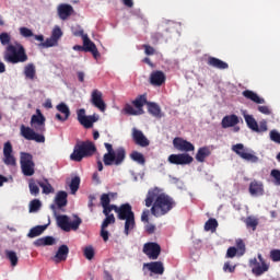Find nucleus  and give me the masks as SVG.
Masks as SVG:
<instances>
[{
	"instance_id": "obj_1",
	"label": "nucleus",
	"mask_w": 280,
	"mask_h": 280,
	"mask_svg": "<svg viewBox=\"0 0 280 280\" xmlns=\"http://www.w3.org/2000/svg\"><path fill=\"white\" fill-rule=\"evenodd\" d=\"M145 207H151V213L154 218H163V215H167L176 207V201L170 195L163 192V190L153 188L147 194Z\"/></svg>"
},
{
	"instance_id": "obj_2",
	"label": "nucleus",
	"mask_w": 280,
	"mask_h": 280,
	"mask_svg": "<svg viewBox=\"0 0 280 280\" xmlns=\"http://www.w3.org/2000/svg\"><path fill=\"white\" fill-rule=\"evenodd\" d=\"M110 197L113 194H104L101 196V205L103 207L104 215H108L110 211H115L118 214L119 220H125V235H130V231L135 229V212L129 203H125L118 208L117 206H110Z\"/></svg>"
},
{
	"instance_id": "obj_3",
	"label": "nucleus",
	"mask_w": 280,
	"mask_h": 280,
	"mask_svg": "<svg viewBox=\"0 0 280 280\" xmlns=\"http://www.w3.org/2000/svg\"><path fill=\"white\" fill-rule=\"evenodd\" d=\"M173 145L175 150H178V152H185V153L171 154L167 159L171 165H191V163H194V156L187 153V152H194V150H196V147L194 145V143L183 138H175L173 140Z\"/></svg>"
},
{
	"instance_id": "obj_4",
	"label": "nucleus",
	"mask_w": 280,
	"mask_h": 280,
	"mask_svg": "<svg viewBox=\"0 0 280 280\" xmlns=\"http://www.w3.org/2000/svg\"><path fill=\"white\" fill-rule=\"evenodd\" d=\"M107 152L103 155L104 165H121L126 160V150L124 148L113 149V144L105 142Z\"/></svg>"
},
{
	"instance_id": "obj_5",
	"label": "nucleus",
	"mask_w": 280,
	"mask_h": 280,
	"mask_svg": "<svg viewBox=\"0 0 280 280\" xmlns=\"http://www.w3.org/2000/svg\"><path fill=\"white\" fill-rule=\"evenodd\" d=\"M50 209L54 212L58 226L61 228L62 231L69 233V231H78L80 229V224H82V219L78 217H73L72 219L68 215H60L56 210V206L51 205Z\"/></svg>"
},
{
	"instance_id": "obj_6",
	"label": "nucleus",
	"mask_w": 280,
	"mask_h": 280,
	"mask_svg": "<svg viewBox=\"0 0 280 280\" xmlns=\"http://www.w3.org/2000/svg\"><path fill=\"white\" fill-rule=\"evenodd\" d=\"M4 60L11 62V65H19V62H27V54L23 45L15 43L7 47V52L4 54Z\"/></svg>"
},
{
	"instance_id": "obj_7",
	"label": "nucleus",
	"mask_w": 280,
	"mask_h": 280,
	"mask_svg": "<svg viewBox=\"0 0 280 280\" xmlns=\"http://www.w3.org/2000/svg\"><path fill=\"white\" fill-rule=\"evenodd\" d=\"M95 144L91 141H85L77 144L73 149V152L70 155L71 161H77L80 163L82 159H85V156H93L96 152Z\"/></svg>"
},
{
	"instance_id": "obj_8",
	"label": "nucleus",
	"mask_w": 280,
	"mask_h": 280,
	"mask_svg": "<svg viewBox=\"0 0 280 280\" xmlns=\"http://www.w3.org/2000/svg\"><path fill=\"white\" fill-rule=\"evenodd\" d=\"M232 152H235V154L243 159V161H247L248 163H259V158L256 156L255 151L244 147L243 143L232 145Z\"/></svg>"
},
{
	"instance_id": "obj_9",
	"label": "nucleus",
	"mask_w": 280,
	"mask_h": 280,
	"mask_svg": "<svg viewBox=\"0 0 280 280\" xmlns=\"http://www.w3.org/2000/svg\"><path fill=\"white\" fill-rule=\"evenodd\" d=\"M20 135L26 141H35L36 143H45V136L36 132V129L25 125L20 126Z\"/></svg>"
},
{
	"instance_id": "obj_10",
	"label": "nucleus",
	"mask_w": 280,
	"mask_h": 280,
	"mask_svg": "<svg viewBox=\"0 0 280 280\" xmlns=\"http://www.w3.org/2000/svg\"><path fill=\"white\" fill-rule=\"evenodd\" d=\"M249 266L252 268L253 275L256 277H261L264 272H268L270 269V265L266 264V260L264 259V256L261 254H258V260L257 258H253L249 260Z\"/></svg>"
},
{
	"instance_id": "obj_11",
	"label": "nucleus",
	"mask_w": 280,
	"mask_h": 280,
	"mask_svg": "<svg viewBox=\"0 0 280 280\" xmlns=\"http://www.w3.org/2000/svg\"><path fill=\"white\" fill-rule=\"evenodd\" d=\"M21 170L24 176H34V160L32 154L22 152L20 156Z\"/></svg>"
},
{
	"instance_id": "obj_12",
	"label": "nucleus",
	"mask_w": 280,
	"mask_h": 280,
	"mask_svg": "<svg viewBox=\"0 0 280 280\" xmlns=\"http://www.w3.org/2000/svg\"><path fill=\"white\" fill-rule=\"evenodd\" d=\"M77 119L83 128H93V124L100 121V116L96 114L88 116L86 109L81 108L77 112Z\"/></svg>"
},
{
	"instance_id": "obj_13",
	"label": "nucleus",
	"mask_w": 280,
	"mask_h": 280,
	"mask_svg": "<svg viewBox=\"0 0 280 280\" xmlns=\"http://www.w3.org/2000/svg\"><path fill=\"white\" fill-rule=\"evenodd\" d=\"M62 38V28L55 25L51 31L50 37L46 38L45 43L39 44V47L44 49H49L50 47H58L59 40Z\"/></svg>"
},
{
	"instance_id": "obj_14",
	"label": "nucleus",
	"mask_w": 280,
	"mask_h": 280,
	"mask_svg": "<svg viewBox=\"0 0 280 280\" xmlns=\"http://www.w3.org/2000/svg\"><path fill=\"white\" fill-rule=\"evenodd\" d=\"M45 121L46 118L40 112V109H36V114L31 117V126L36 132H45Z\"/></svg>"
},
{
	"instance_id": "obj_15",
	"label": "nucleus",
	"mask_w": 280,
	"mask_h": 280,
	"mask_svg": "<svg viewBox=\"0 0 280 280\" xmlns=\"http://www.w3.org/2000/svg\"><path fill=\"white\" fill-rule=\"evenodd\" d=\"M142 252L149 259H159V255H161V245L158 243H145Z\"/></svg>"
},
{
	"instance_id": "obj_16",
	"label": "nucleus",
	"mask_w": 280,
	"mask_h": 280,
	"mask_svg": "<svg viewBox=\"0 0 280 280\" xmlns=\"http://www.w3.org/2000/svg\"><path fill=\"white\" fill-rule=\"evenodd\" d=\"M3 163L4 165H16V159L12 154V143L5 142L3 145Z\"/></svg>"
},
{
	"instance_id": "obj_17",
	"label": "nucleus",
	"mask_w": 280,
	"mask_h": 280,
	"mask_svg": "<svg viewBox=\"0 0 280 280\" xmlns=\"http://www.w3.org/2000/svg\"><path fill=\"white\" fill-rule=\"evenodd\" d=\"M91 102L93 106H95L96 108H98V110H101V113H104L106 110V103H104V100H102L101 91L98 90L92 91Z\"/></svg>"
},
{
	"instance_id": "obj_18",
	"label": "nucleus",
	"mask_w": 280,
	"mask_h": 280,
	"mask_svg": "<svg viewBox=\"0 0 280 280\" xmlns=\"http://www.w3.org/2000/svg\"><path fill=\"white\" fill-rule=\"evenodd\" d=\"M57 14L60 21H67L73 14V7L71 4L61 3L57 7Z\"/></svg>"
},
{
	"instance_id": "obj_19",
	"label": "nucleus",
	"mask_w": 280,
	"mask_h": 280,
	"mask_svg": "<svg viewBox=\"0 0 280 280\" xmlns=\"http://www.w3.org/2000/svg\"><path fill=\"white\" fill-rule=\"evenodd\" d=\"M132 139L137 145H140L141 148H148V145H150V140L143 135V131L137 128L132 129Z\"/></svg>"
},
{
	"instance_id": "obj_20",
	"label": "nucleus",
	"mask_w": 280,
	"mask_h": 280,
	"mask_svg": "<svg viewBox=\"0 0 280 280\" xmlns=\"http://www.w3.org/2000/svg\"><path fill=\"white\" fill-rule=\"evenodd\" d=\"M83 49L84 51H90L94 58H100V50H97L95 43L89 38V35L83 36Z\"/></svg>"
},
{
	"instance_id": "obj_21",
	"label": "nucleus",
	"mask_w": 280,
	"mask_h": 280,
	"mask_svg": "<svg viewBox=\"0 0 280 280\" xmlns=\"http://www.w3.org/2000/svg\"><path fill=\"white\" fill-rule=\"evenodd\" d=\"M249 194L254 198H259V196H264L265 189H264V183L253 180L249 184Z\"/></svg>"
},
{
	"instance_id": "obj_22",
	"label": "nucleus",
	"mask_w": 280,
	"mask_h": 280,
	"mask_svg": "<svg viewBox=\"0 0 280 280\" xmlns=\"http://www.w3.org/2000/svg\"><path fill=\"white\" fill-rule=\"evenodd\" d=\"M143 268L153 275H163L165 272V267L161 261L147 262L143 265Z\"/></svg>"
},
{
	"instance_id": "obj_23",
	"label": "nucleus",
	"mask_w": 280,
	"mask_h": 280,
	"mask_svg": "<svg viewBox=\"0 0 280 280\" xmlns=\"http://www.w3.org/2000/svg\"><path fill=\"white\" fill-rule=\"evenodd\" d=\"M69 255V247L67 245H61L56 255L51 258L55 264H60V261H65Z\"/></svg>"
},
{
	"instance_id": "obj_24",
	"label": "nucleus",
	"mask_w": 280,
	"mask_h": 280,
	"mask_svg": "<svg viewBox=\"0 0 280 280\" xmlns=\"http://www.w3.org/2000/svg\"><path fill=\"white\" fill-rule=\"evenodd\" d=\"M150 82L153 86L165 84V73L163 71H153L150 75Z\"/></svg>"
},
{
	"instance_id": "obj_25",
	"label": "nucleus",
	"mask_w": 280,
	"mask_h": 280,
	"mask_svg": "<svg viewBox=\"0 0 280 280\" xmlns=\"http://www.w3.org/2000/svg\"><path fill=\"white\" fill-rule=\"evenodd\" d=\"M237 124H240V117H237L235 114L223 117L221 121L222 128H233L237 126Z\"/></svg>"
},
{
	"instance_id": "obj_26",
	"label": "nucleus",
	"mask_w": 280,
	"mask_h": 280,
	"mask_svg": "<svg viewBox=\"0 0 280 280\" xmlns=\"http://www.w3.org/2000/svg\"><path fill=\"white\" fill-rule=\"evenodd\" d=\"M243 95L246 97V100H250V102H254L255 104H266V100H264V97L250 90L243 91Z\"/></svg>"
},
{
	"instance_id": "obj_27",
	"label": "nucleus",
	"mask_w": 280,
	"mask_h": 280,
	"mask_svg": "<svg viewBox=\"0 0 280 280\" xmlns=\"http://www.w3.org/2000/svg\"><path fill=\"white\" fill-rule=\"evenodd\" d=\"M23 73L26 80H36V65L34 63L25 65Z\"/></svg>"
},
{
	"instance_id": "obj_28",
	"label": "nucleus",
	"mask_w": 280,
	"mask_h": 280,
	"mask_svg": "<svg viewBox=\"0 0 280 280\" xmlns=\"http://www.w3.org/2000/svg\"><path fill=\"white\" fill-rule=\"evenodd\" d=\"M242 115L249 130H253V132H256L258 124L255 117H253V115H248L246 110H242Z\"/></svg>"
},
{
	"instance_id": "obj_29",
	"label": "nucleus",
	"mask_w": 280,
	"mask_h": 280,
	"mask_svg": "<svg viewBox=\"0 0 280 280\" xmlns=\"http://www.w3.org/2000/svg\"><path fill=\"white\" fill-rule=\"evenodd\" d=\"M211 156V149L208 147L199 148L196 154L198 163H205L206 159Z\"/></svg>"
},
{
	"instance_id": "obj_30",
	"label": "nucleus",
	"mask_w": 280,
	"mask_h": 280,
	"mask_svg": "<svg viewBox=\"0 0 280 280\" xmlns=\"http://www.w3.org/2000/svg\"><path fill=\"white\" fill-rule=\"evenodd\" d=\"M67 192L66 191H59L57 192L55 197V207L56 209H62V207H67Z\"/></svg>"
},
{
	"instance_id": "obj_31",
	"label": "nucleus",
	"mask_w": 280,
	"mask_h": 280,
	"mask_svg": "<svg viewBox=\"0 0 280 280\" xmlns=\"http://www.w3.org/2000/svg\"><path fill=\"white\" fill-rule=\"evenodd\" d=\"M208 65H209V67H213L214 69H221V70L226 69L229 67V63H226L215 57H209Z\"/></svg>"
},
{
	"instance_id": "obj_32",
	"label": "nucleus",
	"mask_w": 280,
	"mask_h": 280,
	"mask_svg": "<svg viewBox=\"0 0 280 280\" xmlns=\"http://www.w3.org/2000/svg\"><path fill=\"white\" fill-rule=\"evenodd\" d=\"M47 230V225H37L35 228H32L27 234V237L34 238L38 237V235H43L45 231Z\"/></svg>"
},
{
	"instance_id": "obj_33",
	"label": "nucleus",
	"mask_w": 280,
	"mask_h": 280,
	"mask_svg": "<svg viewBox=\"0 0 280 280\" xmlns=\"http://www.w3.org/2000/svg\"><path fill=\"white\" fill-rule=\"evenodd\" d=\"M122 113H125V115L137 116V115H143V109H138L136 106L127 104L122 109Z\"/></svg>"
},
{
	"instance_id": "obj_34",
	"label": "nucleus",
	"mask_w": 280,
	"mask_h": 280,
	"mask_svg": "<svg viewBox=\"0 0 280 280\" xmlns=\"http://www.w3.org/2000/svg\"><path fill=\"white\" fill-rule=\"evenodd\" d=\"M68 186L70 187L71 194L74 196V194H77L78 190L80 189V177L79 176L72 177L70 183H68Z\"/></svg>"
},
{
	"instance_id": "obj_35",
	"label": "nucleus",
	"mask_w": 280,
	"mask_h": 280,
	"mask_svg": "<svg viewBox=\"0 0 280 280\" xmlns=\"http://www.w3.org/2000/svg\"><path fill=\"white\" fill-rule=\"evenodd\" d=\"M131 161H135V163H138V165H145V156L142 155L139 151H133L130 154Z\"/></svg>"
},
{
	"instance_id": "obj_36",
	"label": "nucleus",
	"mask_w": 280,
	"mask_h": 280,
	"mask_svg": "<svg viewBox=\"0 0 280 280\" xmlns=\"http://www.w3.org/2000/svg\"><path fill=\"white\" fill-rule=\"evenodd\" d=\"M5 257L9 259L11 266H16L19 264V256L16 255V252L14 250H5Z\"/></svg>"
},
{
	"instance_id": "obj_37",
	"label": "nucleus",
	"mask_w": 280,
	"mask_h": 280,
	"mask_svg": "<svg viewBox=\"0 0 280 280\" xmlns=\"http://www.w3.org/2000/svg\"><path fill=\"white\" fill-rule=\"evenodd\" d=\"M40 185H38V182L36 183L34 179H31L28 182V189H30V194L31 196H38L40 194Z\"/></svg>"
},
{
	"instance_id": "obj_38",
	"label": "nucleus",
	"mask_w": 280,
	"mask_h": 280,
	"mask_svg": "<svg viewBox=\"0 0 280 280\" xmlns=\"http://www.w3.org/2000/svg\"><path fill=\"white\" fill-rule=\"evenodd\" d=\"M39 187H42L43 189V194H54V187L51 186V184H49L48 180L44 179L38 182Z\"/></svg>"
},
{
	"instance_id": "obj_39",
	"label": "nucleus",
	"mask_w": 280,
	"mask_h": 280,
	"mask_svg": "<svg viewBox=\"0 0 280 280\" xmlns=\"http://www.w3.org/2000/svg\"><path fill=\"white\" fill-rule=\"evenodd\" d=\"M148 110L150 115H153V117H161V107L155 103H149Z\"/></svg>"
},
{
	"instance_id": "obj_40",
	"label": "nucleus",
	"mask_w": 280,
	"mask_h": 280,
	"mask_svg": "<svg viewBox=\"0 0 280 280\" xmlns=\"http://www.w3.org/2000/svg\"><path fill=\"white\" fill-rule=\"evenodd\" d=\"M57 110L65 115V119H69V116L71 115V110L69 109V106L65 103H60L57 105Z\"/></svg>"
},
{
	"instance_id": "obj_41",
	"label": "nucleus",
	"mask_w": 280,
	"mask_h": 280,
	"mask_svg": "<svg viewBox=\"0 0 280 280\" xmlns=\"http://www.w3.org/2000/svg\"><path fill=\"white\" fill-rule=\"evenodd\" d=\"M217 229H218V220L215 219H209L205 224V231H211V233H214Z\"/></svg>"
},
{
	"instance_id": "obj_42",
	"label": "nucleus",
	"mask_w": 280,
	"mask_h": 280,
	"mask_svg": "<svg viewBox=\"0 0 280 280\" xmlns=\"http://www.w3.org/2000/svg\"><path fill=\"white\" fill-rule=\"evenodd\" d=\"M147 103H148V100L145 98V96H140L136 101H133V106L138 110H143V106H145Z\"/></svg>"
},
{
	"instance_id": "obj_43",
	"label": "nucleus",
	"mask_w": 280,
	"mask_h": 280,
	"mask_svg": "<svg viewBox=\"0 0 280 280\" xmlns=\"http://www.w3.org/2000/svg\"><path fill=\"white\" fill-rule=\"evenodd\" d=\"M19 32L23 38H33V36H34V32L25 26L20 27Z\"/></svg>"
},
{
	"instance_id": "obj_44",
	"label": "nucleus",
	"mask_w": 280,
	"mask_h": 280,
	"mask_svg": "<svg viewBox=\"0 0 280 280\" xmlns=\"http://www.w3.org/2000/svg\"><path fill=\"white\" fill-rule=\"evenodd\" d=\"M40 207H43V203L40 202V200L38 199L32 200L30 202V213H36V211H38Z\"/></svg>"
},
{
	"instance_id": "obj_45",
	"label": "nucleus",
	"mask_w": 280,
	"mask_h": 280,
	"mask_svg": "<svg viewBox=\"0 0 280 280\" xmlns=\"http://www.w3.org/2000/svg\"><path fill=\"white\" fill-rule=\"evenodd\" d=\"M245 224L246 226H249L250 229H253V231H255L257 229V225L259 224V221L255 217H248L245 220Z\"/></svg>"
},
{
	"instance_id": "obj_46",
	"label": "nucleus",
	"mask_w": 280,
	"mask_h": 280,
	"mask_svg": "<svg viewBox=\"0 0 280 280\" xmlns=\"http://www.w3.org/2000/svg\"><path fill=\"white\" fill-rule=\"evenodd\" d=\"M83 255L86 259H89V261H91V259H93V257H95V249L93 248V246H86L83 249Z\"/></svg>"
},
{
	"instance_id": "obj_47",
	"label": "nucleus",
	"mask_w": 280,
	"mask_h": 280,
	"mask_svg": "<svg viewBox=\"0 0 280 280\" xmlns=\"http://www.w3.org/2000/svg\"><path fill=\"white\" fill-rule=\"evenodd\" d=\"M270 177L272 178L273 185L280 187V171L279 170H272L270 172Z\"/></svg>"
},
{
	"instance_id": "obj_48",
	"label": "nucleus",
	"mask_w": 280,
	"mask_h": 280,
	"mask_svg": "<svg viewBox=\"0 0 280 280\" xmlns=\"http://www.w3.org/2000/svg\"><path fill=\"white\" fill-rule=\"evenodd\" d=\"M105 215H106V219L103 221L102 228L103 229H108L109 224H115V215L110 214V213H107Z\"/></svg>"
},
{
	"instance_id": "obj_49",
	"label": "nucleus",
	"mask_w": 280,
	"mask_h": 280,
	"mask_svg": "<svg viewBox=\"0 0 280 280\" xmlns=\"http://www.w3.org/2000/svg\"><path fill=\"white\" fill-rule=\"evenodd\" d=\"M269 138L273 143H278L280 145V132L277 129L269 132Z\"/></svg>"
},
{
	"instance_id": "obj_50",
	"label": "nucleus",
	"mask_w": 280,
	"mask_h": 280,
	"mask_svg": "<svg viewBox=\"0 0 280 280\" xmlns=\"http://www.w3.org/2000/svg\"><path fill=\"white\" fill-rule=\"evenodd\" d=\"M236 250L238 253V256L242 257V255H244V253H246V245H244V241L243 240H236Z\"/></svg>"
},
{
	"instance_id": "obj_51",
	"label": "nucleus",
	"mask_w": 280,
	"mask_h": 280,
	"mask_svg": "<svg viewBox=\"0 0 280 280\" xmlns=\"http://www.w3.org/2000/svg\"><path fill=\"white\" fill-rule=\"evenodd\" d=\"M269 257L271 261H275L276 264L280 261V249H271L269 253Z\"/></svg>"
},
{
	"instance_id": "obj_52",
	"label": "nucleus",
	"mask_w": 280,
	"mask_h": 280,
	"mask_svg": "<svg viewBox=\"0 0 280 280\" xmlns=\"http://www.w3.org/2000/svg\"><path fill=\"white\" fill-rule=\"evenodd\" d=\"M235 268H237V265L232 264L231 261H226L223 265L224 272H235Z\"/></svg>"
},
{
	"instance_id": "obj_53",
	"label": "nucleus",
	"mask_w": 280,
	"mask_h": 280,
	"mask_svg": "<svg viewBox=\"0 0 280 280\" xmlns=\"http://www.w3.org/2000/svg\"><path fill=\"white\" fill-rule=\"evenodd\" d=\"M12 38L10 37V34L8 33H1L0 34V43L1 45H10V40Z\"/></svg>"
},
{
	"instance_id": "obj_54",
	"label": "nucleus",
	"mask_w": 280,
	"mask_h": 280,
	"mask_svg": "<svg viewBox=\"0 0 280 280\" xmlns=\"http://www.w3.org/2000/svg\"><path fill=\"white\" fill-rule=\"evenodd\" d=\"M268 131V122L266 120H262L257 125L256 132H267Z\"/></svg>"
},
{
	"instance_id": "obj_55",
	"label": "nucleus",
	"mask_w": 280,
	"mask_h": 280,
	"mask_svg": "<svg viewBox=\"0 0 280 280\" xmlns=\"http://www.w3.org/2000/svg\"><path fill=\"white\" fill-rule=\"evenodd\" d=\"M143 49H144L145 56H154V54H156V50L154 49V47L150 45H143Z\"/></svg>"
},
{
	"instance_id": "obj_56",
	"label": "nucleus",
	"mask_w": 280,
	"mask_h": 280,
	"mask_svg": "<svg viewBox=\"0 0 280 280\" xmlns=\"http://www.w3.org/2000/svg\"><path fill=\"white\" fill-rule=\"evenodd\" d=\"M72 33L74 36H81L82 40H84V36H89L88 34H84V30L81 27L72 28Z\"/></svg>"
},
{
	"instance_id": "obj_57",
	"label": "nucleus",
	"mask_w": 280,
	"mask_h": 280,
	"mask_svg": "<svg viewBox=\"0 0 280 280\" xmlns=\"http://www.w3.org/2000/svg\"><path fill=\"white\" fill-rule=\"evenodd\" d=\"M235 255H240V253L237 252V248L230 247L226 252V257L230 259H233V257H235Z\"/></svg>"
},
{
	"instance_id": "obj_58",
	"label": "nucleus",
	"mask_w": 280,
	"mask_h": 280,
	"mask_svg": "<svg viewBox=\"0 0 280 280\" xmlns=\"http://www.w3.org/2000/svg\"><path fill=\"white\" fill-rule=\"evenodd\" d=\"M144 230L147 231V233L152 234V233H154V231H156V225L150 223V221H149L144 224Z\"/></svg>"
},
{
	"instance_id": "obj_59",
	"label": "nucleus",
	"mask_w": 280,
	"mask_h": 280,
	"mask_svg": "<svg viewBox=\"0 0 280 280\" xmlns=\"http://www.w3.org/2000/svg\"><path fill=\"white\" fill-rule=\"evenodd\" d=\"M258 110L259 113H261L262 115H272V110L270 109V107L262 105V106H258Z\"/></svg>"
},
{
	"instance_id": "obj_60",
	"label": "nucleus",
	"mask_w": 280,
	"mask_h": 280,
	"mask_svg": "<svg viewBox=\"0 0 280 280\" xmlns=\"http://www.w3.org/2000/svg\"><path fill=\"white\" fill-rule=\"evenodd\" d=\"M54 244H56V238L52 236L44 237V246H54Z\"/></svg>"
},
{
	"instance_id": "obj_61",
	"label": "nucleus",
	"mask_w": 280,
	"mask_h": 280,
	"mask_svg": "<svg viewBox=\"0 0 280 280\" xmlns=\"http://www.w3.org/2000/svg\"><path fill=\"white\" fill-rule=\"evenodd\" d=\"M101 237H103L104 242H108L109 233L106 228L101 226Z\"/></svg>"
},
{
	"instance_id": "obj_62",
	"label": "nucleus",
	"mask_w": 280,
	"mask_h": 280,
	"mask_svg": "<svg viewBox=\"0 0 280 280\" xmlns=\"http://www.w3.org/2000/svg\"><path fill=\"white\" fill-rule=\"evenodd\" d=\"M150 210H144L141 214V221L144 223L149 222Z\"/></svg>"
},
{
	"instance_id": "obj_63",
	"label": "nucleus",
	"mask_w": 280,
	"mask_h": 280,
	"mask_svg": "<svg viewBox=\"0 0 280 280\" xmlns=\"http://www.w3.org/2000/svg\"><path fill=\"white\" fill-rule=\"evenodd\" d=\"M33 38H35L37 40V43H39V45H43V43H45L44 35H34Z\"/></svg>"
},
{
	"instance_id": "obj_64",
	"label": "nucleus",
	"mask_w": 280,
	"mask_h": 280,
	"mask_svg": "<svg viewBox=\"0 0 280 280\" xmlns=\"http://www.w3.org/2000/svg\"><path fill=\"white\" fill-rule=\"evenodd\" d=\"M33 244L34 246H45V237L36 240Z\"/></svg>"
}]
</instances>
